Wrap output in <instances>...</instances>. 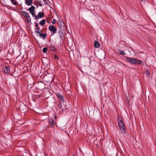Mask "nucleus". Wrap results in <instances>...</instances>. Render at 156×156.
Segmentation results:
<instances>
[{
  "label": "nucleus",
  "instance_id": "f257e3e1",
  "mask_svg": "<svg viewBox=\"0 0 156 156\" xmlns=\"http://www.w3.org/2000/svg\"><path fill=\"white\" fill-rule=\"evenodd\" d=\"M127 61L130 64L135 65H141L142 63V61L139 60L136 58H130L126 57Z\"/></svg>",
  "mask_w": 156,
  "mask_h": 156
},
{
  "label": "nucleus",
  "instance_id": "aec40b11",
  "mask_svg": "<svg viewBox=\"0 0 156 156\" xmlns=\"http://www.w3.org/2000/svg\"><path fill=\"white\" fill-rule=\"evenodd\" d=\"M49 123L50 124V126L51 127H53L55 125V122L54 121L52 120L51 121L49 122Z\"/></svg>",
  "mask_w": 156,
  "mask_h": 156
},
{
  "label": "nucleus",
  "instance_id": "20e7f679",
  "mask_svg": "<svg viewBox=\"0 0 156 156\" xmlns=\"http://www.w3.org/2000/svg\"><path fill=\"white\" fill-rule=\"evenodd\" d=\"M49 30L52 32L54 34L56 33L57 32V28L55 27L54 25H52L51 26H49L48 27Z\"/></svg>",
  "mask_w": 156,
  "mask_h": 156
},
{
  "label": "nucleus",
  "instance_id": "473e14b6",
  "mask_svg": "<svg viewBox=\"0 0 156 156\" xmlns=\"http://www.w3.org/2000/svg\"><path fill=\"white\" fill-rule=\"evenodd\" d=\"M124 15H125V16H127V15L126 14ZM126 18H127V17H126Z\"/></svg>",
  "mask_w": 156,
  "mask_h": 156
},
{
  "label": "nucleus",
  "instance_id": "9d476101",
  "mask_svg": "<svg viewBox=\"0 0 156 156\" xmlns=\"http://www.w3.org/2000/svg\"><path fill=\"white\" fill-rule=\"evenodd\" d=\"M33 0H25V3L27 5L30 6L33 3Z\"/></svg>",
  "mask_w": 156,
  "mask_h": 156
},
{
  "label": "nucleus",
  "instance_id": "393cba45",
  "mask_svg": "<svg viewBox=\"0 0 156 156\" xmlns=\"http://www.w3.org/2000/svg\"><path fill=\"white\" fill-rule=\"evenodd\" d=\"M62 105L60 103V102L59 101V103L58 105V107L59 108H61L62 107Z\"/></svg>",
  "mask_w": 156,
  "mask_h": 156
},
{
  "label": "nucleus",
  "instance_id": "412c9836",
  "mask_svg": "<svg viewBox=\"0 0 156 156\" xmlns=\"http://www.w3.org/2000/svg\"><path fill=\"white\" fill-rule=\"evenodd\" d=\"M12 3L14 5H16L18 4L16 0H11Z\"/></svg>",
  "mask_w": 156,
  "mask_h": 156
},
{
  "label": "nucleus",
  "instance_id": "f3484780",
  "mask_svg": "<svg viewBox=\"0 0 156 156\" xmlns=\"http://www.w3.org/2000/svg\"><path fill=\"white\" fill-rule=\"evenodd\" d=\"M94 46L96 48H98L100 46V44L97 41H94Z\"/></svg>",
  "mask_w": 156,
  "mask_h": 156
},
{
  "label": "nucleus",
  "instance_id": "ddd939ff",
  "mask_svg": "<svg viewBox=\"0 0 156 156\" xmlns=\"http://www.w3.org/2000/svg\"><path fill=\"white\" fill-rule=\"evenodd\" d=\"M39 34V37L40 38H43V39H45L46 38V33H40Z\"/></svg>",
  "mask_w": 156,
  "mask_h": 156
},
{
  "label": "nucleus",
  "instance_id": "a878e982",
  "mask_svg": "<svg viewBox=\"0 0 156 156\" xmlns=\"http://www.w3.org/2000/svg\"><path fill=\"white\" fill-rule=\"evenodd\" d=\"M56 20L55 19H54L52 20V23L53 24H55L56 23Z\"/></svg>",
  "mask_w": 156,
  "mask_h": 156
},
{
  "label": "nucleus",
  "instance_id": "f8f14e48",
  "mask_svg": "<svg viewBox=\"0 0 156 156\" xmlns=\"http://www.w3.org/2000/svg\"><path fill=\"white\" fill-rule=\"evenodd\" d=\"M35 9V7L34 6L32 5L28 9V10L29 11L30 13H33L34 12Z\"/></svg>",
  "mask_w": 156,
  "mask_h": 156
},
{
  "label": "nucleus",
  "instance_id": "b1692460",
  "mask_svg": "<svg viewBox=\"0 0 156 156\" xmlns=\"http://www.w3.org/2000/svg\"><path fill=\"white\" fill-rule=\"evenodd\" d=\"M48 48L46 47H45L43 49L42 51L44 53H45L47 51Z\"/></svg>",
  "mask_w": 156,
  "mask_h": 156
},
{
  "label": "nucleus",
  "instance_id": "6e6552de",
  "mask_svg": "<svg viewBox=\"0 0 156 156\" xmlns=\"http://www.w3.org/2000/svg\"><path fill=\"white\" fill-rule=\"evenodd\" d=\"M44 16V14L43 12H39L38 13V15L36 16V19L37 20L40 18H42Z\"/></svg>",
  "mask_w": 156,
  "mask_h": 156
},
{
  "label": "nucleus",
  "instance_id": "1a4fd4ad",
  "mask_svg": "<svg viewBox=\"0 0 156 156\" xmlns=\"http://www.w3.org/2000/svg\"><path fill=\"white\" fill-rule=\"evenodd\" d=\"M37 88L39 90H42L44 88V84L42 83H38V85Z\"/></svg>",
  "mask_w": 156,
  "mask_h": 156
},
{
  "label": "nucleus",
  "instance_id": "f03ea898",
  "mask_svg": "<svg viewBox=\"0 0 156 156\" xmlns=\"http://www.w3.org/2000/svg\"><path fill=\"white\" fill-rule=\"evenodd\" d=\"M117 119L119 129L122 133L123 134H125L126 133L125 127L123 122L122 121V118L118 116Z\"/></svg>",
  "mask_w": 156,
  "mask_h": 156
},
{
  "label": "nucleus",
  "instance_id": "c756f323",
  "mask_svg": "<svg viewBox=\"0 0 156 156\" xmlns=\"http://www.w3.org/2000/svg\"><path fill=\"white\" fill-rule=\"evenodd\" d=\"M40 33L41 32V33H42V30H41L40 31Z\"/></svg>",
  "mask_w": 156,
  "mask_h": 156
},
{
  "label": "nucleus",
  "instance_id": "7c9ffc66",
  "mask_svg": "<svg viewBox=\"0 0 156 156\" xmlns=\"http://www.w3.org/2000/svg\"><path fill=\"white\" fill-rule=\"evenodd\" d=\"M56 117H57V116H56V115H55V119Z\"/></svg>",
  "mask_w": 156,
  "mask_h": 156
},
{
  "label": "nucleus",
  "instance_id": "bb28decb",
  "mask_svg": "<svg viewBox=\"0 0 156 156\" xmlns=\"http://www.w3.org/2000/svg\"><path fill=\"white\" fill-rule=\"evenodd\" d=\"M32 16L34 17H35V18L36 19V16H37L36 15H35V14L33 13H31Z\"/></svg>",
  "mask_w": 156,
  "mask_h": 156
},
{
  "label": "nucleus",
  "instance_id": "9b49d317",
  "mask_svg": "<svg viewBox=\"0 0 156 156\" xmlns=\"http://www.w3.org/2000/svg\"><path fill=\"white\" fill-rule=\"evenodd\" d=\"M26 105L25 104H23L20 106L19 108L20 111H24L26 108Z\"/></svg>",
  "mask_w": 156,
  "mask_h": 156
},
{
  "label": "nucleus",
  "instance_id": "cd10ccee",
  "mask_svg": "<svg viewBox=\"0 0 156 156\" xmlns=\"http://www.w3.org/2000/svg\"><path fill=\"white\" fill-rule=\"evenodd\" d=\"M38 5H39V6H42V4H41V2H39V3H38Z\"/></svg>",
  "mask_w": 156,
  "mask_h": 156
},
{
  "label": "nucleus",
  "instance_id": "423d86ee",
  "mask_svg": "<svg viewBox=\"0 0 156 156\" xmlns=\"http://www.w3.org/2000/svg\"><path fill=\"white\" fill-rule=\"evenodd\" d=\"M59 99H61L62 102L64 101V99L63 98V96L59 92H57L55 93Z\"/></svg>",
  "mask_w": 156,
  "mask_h": 156
},
{
  "label": "nucleus",
  "instance_id": "2eb2a0df",
  "mask_svg": "<svg viewBox=\"0 0 156 156\" xmlns=\"http://www.w3.org/2000/svg\"><path fill=\"white\" fill-rule=\"evenodd\" d=\"M58 24L59 25L58 28L60 29V30L63 31L64 30V27L61 24V23L60 22L59 23H58Z\"/></svg>",
  "mask_w": 156,
  "mask_h": 156
},
{
  "label": "nucleus",
  "instance_id": "6ab92c4d",
  "mask_svg": "<svg viewBox=\"0 0 156 156\" xmlns=\"http://www.w3.org/2000/svg\"><path fill=\"white\" fill-rule=\"evenodd\" d=\"M45 23V20L44 19H43L41 20L39 23V24L42 26H43Z\"/></svg>",
  "mask_w": 156,
  "mask_h": 156
},
{
  "label": "nucleus",
  "instance_id": "a211bd4d",
  "mask_svg": "<svg viewBox=\"0 0 156 156\" xmlns=\"http://www.w3.org/2000/svg\"><path fill=\"white\" fill-rule=\"evenodd\" d=\"M118 52L119 54L121 55H123L126 54L125 53L124 51L120 49L118 50Z\"/></svg>",
  "mask_w": 156,
  "mask_h": 156
},
{
  "label": "nucleus",
  "instance_id": "4be33fe9",
  "mask_svg": "<svg viewBox=\"0 0 156 156\" xmlns=\"http://www.w3.org/2000/svg\"><path fill=\"white\" fill-rule=\"evenodd\" d=\"M54 58L55 59L56 61L58 60L59 59L58 57L56 54L54 55Z\"/></svg>",
  "mask_w": 156,
  "mask_h": 156
},
{
  "label": "nucleus",
  "instance_id": "0eeeda50",
  "mask_svg": "<svg viewBox=\"0 0 156 156\" xmlns=\"http://www.w3.org/2000/svg\"><path fill=\"white\" fill-rule=\"evenodd\" d=\"M35 23V26L36 27V28L35 29V32L37 34H39L40 33V28L38 26V25L37 23Z\"/></svg>",
  "mask_w": 156,
  "mask_h": 156
},
{
  "label": "nucleus",
  "instance_id": "c85d7f7f",
  "mask_svg": "<svg viewBox=\"0 0 156 156\" xmlns=\"http://www.w3.org/2000/svg\"><path fill=\"white\" fill-rule=\"evenodd\" d=\"M48 19H49V18L48 17H47L46 18V21L48 23H49V21H48Z\"/></svg>",
  "mask_w": 156,
  "mask_h": 156
},
{
  "label": "nucleus",
  "instance_id": "72a5a7b5",
  "mask_svg": "<svg viewBox=\"0 0 156 156\" xmlns=\"http://www.w3.org/2000/svg\"><path fill=\"white\" fill-rule=\"evenodd\" d=\"M122 15L123 16V17H125V16H124L123 14H122Z\"/></svg>",
  "mask_w": 156,
  "mask_h": 156
},
{
  "label": "nucleus",
  "instance_id": "2f4dec72",
  "mask_svg": "<svg viewBox=\"0 0 156 156\" xmlns=\"http://www.w3.org/2000/svg\"><path fill=\"white\" fill-rule=\"evenodd\" d=\"M43 1L45 2H46V0H43Z\"/></svg>",
  "mask_w": 156,
  "mask_h": 156
},
{
  "label": "nucleus",
  "instance_id": "4468645a",
  "mask_svg": "<svg viewBox=\"0 0 156 156\" xmlns=\"http://www.w3.org/2000/svg\"><path fill=\"white\" fill-rule=\"evenodd\" d=\"M63 32V31L59 30L58 32L59 37L61 39H62L64 36Z\"/></svg>",
  "mask_w": 156,
  "mask_h": 156
},
{
  "label": "nucleus",
  "instance_id": "5701e85b",
  "mask_svg": "<svg viewBox=\"0 0 156 156\" xmlns=\"http://www.w3.org/2000/svg\"><path fill=\"white\" fill-rule=\"evenodd\" d=\"M146 74L147 75L146 76H149V75L150 74V73L148 70H147L146 71Z\"/></svg>",
  "mask_w": 156,
  "mask_h": 156
},
{
  "label": "nucleus",
  "instance_id": "39448f33",
  "mask_svg": "<svg viewBox=\"0 0 156 156\" xmlns=\"http://www.w3.org/2000/svg\"><path fill=\"white\" fill-rule=\"evenodd\" d=\"M10 68L9 66H5V68L4 69V73L8 74L10 72Z\"/></svg>",
  "mask_w": 156,
  "mask_h": 156
},
{
  "label": "nucleus",
  "instance_id": "7ed1b4c3",
  "mask_svg": "<svg viewBox=\"0 0 156 156\" xmlns=\"http://www.w3.org/2000/svg\"><path fill=\"white\" fill-rule=\"evenodd\" d=\"M22 12L24 13V14L23 15V16L25 17L27 22L29 23H30L31 22V18L27 12Z\"/></svg>",
  "mask_w": 156,
  "mask_h": 156
},
{
  "label": "nucleus",
  "instance_id": "dca6fc26",
  "mask_svg": "<svg viewBox=\"0 0 156 156\" xmlns=\"http://www.w3.org/2000/svg\"><path fill=\"white\" fill-rule=\"evenodd\" d=\"M49 50L55 52L57 51V49L54 46H51L49 47Z\"/></svg>",
  "mask_w": 156,
  "mask_h": 156
}]
</instances>
